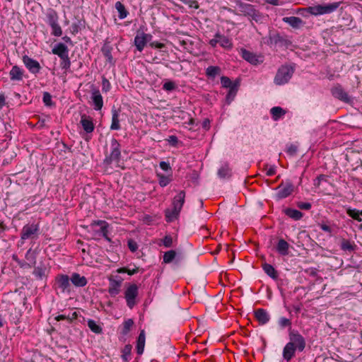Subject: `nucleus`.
<instances>
[{
    "instance_id": "f257e3e1",
    "label": "nucleus",
    "mask_w": 362,
    "mask_h": 362,
    "mask_svg": "<svg viewBox=\"0 0 362 362\" xmlns=\"http://www.w3.org/2000/svg\"><path fill=\"white\" fill-rule=\"evenodd\" d=\"M185 192L184 191H180L173 198L172 210L168 209L165 211V216L168 221H171L177 217L185 203Z\"/></svg>"
},
{
    "instance_id": "f03ea898",
    "label": "nucleus",
    "mask_w": 362,
    "mask_h": 362,
    "mask_svg": "<svg viewBox=\"0 0 362 362\" xmlns=\"http://www.w3.org/2000/svg\"><path fill=\"white\" fill-rule=\"evenodd\" d=\"M340 2H334L327 4H319L308 8V12L312 15H323L325 13H330L338 8Z\"/></svg>"
},
{
    "instance_id": "7ed1b4c3",
    "label": "nucleus",
    "mask_w": 362,
    "mask_h": 362,
    "mask_svg": "<svg viewBox=\"0 0 362 362\" xmlns=\"http://www.w3.org/2000/svg\"><path fill=\"white\" fill-rule=\"evenodd\" d=\"M124 295L127 307L132 309L137 304L136 298L139 295V286L135 284L128 285Z\"/></svg>"
},
{
    "instance_id": "20e7f679",
    "label": "nucleus",
    "mask_w": 362,
    "mask_h": 362,
    "mask_svg": "<svg viewBox=\"0 0 362 362\" xmlns=\"http://www.w3.org/2000/svg\"><path fill=\"white\" fill-rule=\"evenodd\" d=\"M293 74V69L288 66H281L277 71L274 77V83L276 85H283L291 79Z\"/></svg>"
},
{
    "instance_id": "39448f33",
    "label": "nucleus",
    "mask_w": 362,
    "mask_h": 362,
    "mask_svg": "<svg viewBox=\"0 0 362 362\" xmlns=\"http://www.w3.org/2000/svg\"><path fill=\"white\" fill-rule=\"evenodd\" d=\"M288 339L289 341L288 343L292 344L298 351L301 352L305 349L306 346L305 339L298 331L290 329L288 332Z\"/></svg>"
},
{
    "instance_id": "423d86ee",
    "label": "nucleus",
    "mask_w": 362,
    "mask_h": 362,
    "mask_svg": "<svg viewBox=\"0 0 362 362\" xmlns=\"http://www.w3.org/2000/svg\"><path fill=\"white\" fill-rule=\"evenodd\" d=\"M121 155L120 145L117 139H112L111 140V152L109 156H107L104 160L105 165H110L112 162H118Z\"/></svg>"
},
{
    "instance_id": "0eeeda50",
    "label": "nucleus",
    "mask_w": 362,
    "mask_h": 362,
    "mask_svg": "<svg viewBox=\"0 0 362 362\" xmlns=\"http://www.w3.org/2000/svg\"><path fill=\"white\" fill-rule=\"evenodd\" d=\"M278 192L276 194L277 199L288 197L294 190V186L290 181L282 182L276 189Z\"/></svg>"
},
{
    "instance_id": "6e6552de",
    "label": "nucleus",
    "mask_w": 362,
    "mask_h": 362,
    "mask_svg": "<svg viewBox=\"0 0 362 362\" xmlns=\"http://www.w3.org/2000/svg\"><path fill=\"white\" fill-rule=\"evenodd\" d=\"M241 57L247 62L252 65H258L263 62L264 57L261 55H257L253 52L247 51L245 49H240Z\"/></svg>"
},
{
    "instance_id": "1a4fd4ad",
    "label": "nucleus",
    "mask_w": 362,
    "mask_h": 362,
    "mask_svg": "<svg viewBox=\"0 0 362 362\" xmlns=\"http://www.w3.org/2000/svg\"><path fill=\"white\" fill-rule=\"evenodd\" d=\"M152 37L153 36L151 34L144 33L143 32H138L134 37V42L136 49L139 52H141L147 42L151 40Z\"/></svg>"
},
{
    "instance_id": "9d476101",
    "label": "nucleus",
    "mask_w": 362,
    "mask_h": 362,
    "mask_svg": "<svg viewBox=\"0 0 362 362\" xmlns=\"http://www.w3.org/2000/svg\"><path fill=\"white\" fill-rule=\"evenodd\" d=\"M331 93L332 95L339 100H341L346 103H350L351 102V99L348 95V93L344 90V89L342 88V86L339 84H337L334 86L331 89Z\"/></svg>"
},
{
    "instance_id": "9b49d317",
    "label": "nucleus",
    "mask_w": 362,
    "mask_h": 362,
    "mask_svg": "<svg viewBox=\"0 0 362 362\" xmlns=\"http://www.w3.org/2000/svg\"><path fill=\"white\" fill-rule=\"evenodd\" d=\"M39 231V226L37 224H27L22 228L21 233V238L22 240H25L29 238H33V236L37 234Z\"/></svg>"
},
{
    "instance_id": "f8f14e48",
    "label": "nucleus",
    "mask_w": 362,
    "mask_h": 362,
    "mask_svg": "<svg viewBox=\"0 0 362 362\" xmlns=\"http://www.w3.org/2000/svg\"><path fill=\"white\" fill-rule=\"evenodd\" d=\"M90 93V100L94 110L97 111L100 110L103 107V99L99 89L93 88Z\"/></svg>"
},
{
    "instance_id": "ddd939ff",
    "label": "nucleus",
    "mask_w": 362,
    "mask_h": 362,
    "mask_svg": "<svg viewBox=\"0 0 362 362\" xmlns=\"http://www.w3.org/2000/svg\"><path fill=\"white\" fill-rule=\"evenodd\" d=\"M70 278L65 274H61L56 278V284L62 292L70 291Z\"/></svg>"
},
{
    "instance_id": "4468645a",
    "label": "nucleus",
    "mask_w": 362,
    "mask_h": 362,
    "mask_svg": "<svg viewBox=\"0 0 362 362\" xmlns=\"http://www.w3.org/2000/svg\"><path fill=\"white\" fill-rule=\"evenodd\" d=\"M23 62L27 69L33 74L39 73L41 66L39 62L28 56H24L23 57Z\"/></svg>"
},
{
    "instance_id": "2eb2a0df",
    "label": "nucleus",
    "mask_w": 362,
    "mask_h": 362,
    "mask_svg": "<svg viewBox=\"0 0 362 362\" xmlns=\"http://www.w3.org/2000/svg\"><path fill=\"white\" fill-rule=\"evenodd\" d=\"M237 6L241 14L247 16V18L251 16V13L255 8L253 5L242 1H238Z\"/></svg>"
},
{
    "instance_id": "dca6fc26",
    "label": "nucleus",
    "mask_w": 362,
    "mask_h": 362,
    "mask_svg": "<svg viewBox=\"0 0 362 362\" xmlns=\"http://www.w3.org/2000/svg\"><path fill=\"white\" fill-rule=\"evenodd\" d=\"M298 349L292 344L287 343L283 349V358L286 361H290L294 356Z\"/></svg>"
},
{
    "instance_id": "f3484780",
    "label": "nucleus",
    "mask_w": 362,
    "mask_h": 362,
    "mask_svg": "<svg viewBox=\"0 0 362 362\" xmlns=\"http://www.w3.org/2000/svg\"><path fill=\"white\" fill-rule=\"evenodd\" d=\"M122 285V280H115L110 279V286L108 288V293L111 296H116L120 292V287Z\"/></svg>"
},
{
    "instance_id": "a211bd4d",
    "label": "nucleus",
    "mask_w": 362,
    "mask_h": 362,
    "mask_svg": "<svg viewBox=\"0 0 362 362\" xmlns=\"http://www.w3.org/2000/svg\"><path fill=\"white\" fill-rule=\"evenodd\" d=\"M289 247L290 245L284 239L281 238L276 244V250L281 256H286L289 253Z\"/></svg>"
},
{
    "instance_id": "6ab92c4d",
    "label": "nucleus",
    "mask_w": 362,
    "mask_h": 362,
    "mask_svg": "<svg viewBox=\"0 0 362 362\" xmlns=\"http://www.w3.org/2000/svg\"><path fill=\"white\" fill-rule=\"evenodd\" d=\"M255 316L260 325H265L270 320L268 313L262 308L257 309L255 312Z\"/></svg>"
},
{
    "instance_id": "aec40b11",
    "label": "nucleus",
    "mask_w": 362,
    "mask_h": 362,
    "mask_svg": "<svg viewBox=\"0 0 362 362\" xmlns=\"http://www.w3.org/2000/svg\"><path fill=\"white\" fill-rule=\"evenodd\" d=\"M54 54L59 57V58H64L69 55V49L66 45L63 43L57 44L52 50Z\"/></svg>"
},
{
    "instance_id": "412c9836",
    "label": "nucleus",
    "mask_w": 362,
    "mask_h": 362,
    "mask_svg": "<svg viewBox=\"0 0 362 362\" xmlns=\"http://www.w3.org/2000/svg\"><path fill=\"white\" fill-rule=\"evenodd\" d=\"M215 37H218V44L220 45L221 47L226 49H232L233 43L229 37L223 35H221L220 33H216L215 34Z\"/></svg>"
},
{
    "instance_id": "4be33fe9",
    "label": "nucleus",
    "mask_w": 362,
    "mask_h": 362,
    "mask_svg": "<svg viewBox=\"0 0 362 362\" xmlns=\"http://www.w3.org/2000/svg\"><path fill=\"white\" fill-rule=\"evenodd\" d=\"M71 283L77 287H83L87 284V279L85 276H81L78 273H73L71 276Z\"/></svg>"
},
{
    "instance_id": "5701e85b",
    "label": "nucleus",
    "mask_w": 362,
    "mask_h": 362,
    "mask_svg": "<svg viewBox=\"0 0 362 362\" xmlns=\"http://www.w3.org/2000/svg\"><path fill=\"white\" fill-rule=\"evenodd\" d=\"M146 342L145 331L143 329L140 332L139 335L136 341V353L139 355H141L144 353V346Z\"/></svg>"
},
{
    "instance_id": "b1692460",
    "label": "nucleus",
    "mask_w": 362,
    "mask_h": 362,
    "mask_svg": "<svg viewBox=\"0 0 362 362\" xmlns=\"http://www.w3.org/2000/svg\"><path fill=\"white\" fill-rule=\"evenodd\" d=\"M91 226H100V232L103 236L107 240L108 242H110L111 240L107 235L108 233V223L105 221H95L92 223Z\"/></svg>"
},
{
    "instance_id": "393cba45",
    "label": "nucleus",
    "mask_w": 362,
    "mask_h": 362,
    "mask_svg": "<svg viewBox=\"0 0 362 362\" xmlns=\"http://www.w3.org/2000/svg\"><path fill=\"white\" fill-rule=\"evenodd\" d=\"M283 21L294 28H298L303 25V20L296 16L284 17Z\"/></svg>"
},
{
    "instance_id": "a878e982",
    "label": "nucleus",
    "mask_w": 362,
    "mask_h": 362,
    "mask_svg": "<svg viewBox=\"0 0 362 362\" xmlns=\"http://www.w3.org/2000/svg\"><path fill=\"white\" fill-rule=\"evenodd\" d=\"M81 124L84 131L87 133H91L94 130V124L92 119L86 116L81 117Z\"/></svg>"
},
{
    "instance_id": "bb28decb",
    "label": "nucleus",
    "mask_w": 362,
    "mask_h": 362,
    "mask_svg": "<svg viewBox=\"0 0 362 362\" xmlns=\"http://www.w3.org/2000/svg\"><path fill=\"white\" fill-rule=\"evenodd\" d=\"M262 269L264 272L272 279L274 280L278 279V272L272 264L264 263L262 264Z\"/></svg>"
},
{
    "instance_id": "cd10ccee",
    "label": "nucleus",
    "mask_w": 362,
    "mask_h": 362,
    "mask_svg": "<svg viewBox=\"0 0 362 362\" xmlns=\"http://www.w3.org/2000/svg\"><path fill=\"white\" fill-rule=\"evenodd\" d=\"M284 214L287 216L295 221H298L301 219L303 215V213L300 212V211L291 208L286 209L284 210Z\"/></svg>"
},
{
    "instance_id": "c85d7f7f",
    "label": "nucleus",
    "mask_w": 362,
    "mask_h": 362,
    "mask_svg": "<svg viewBox=\"0 0 362 362\" xmlns=\"http://www.w3.org/2000/svg\"><path fill=\"white\" fill-rule=\"evenodd\" d=\"M119 119V112L116 109L112 110V123L110 129L112 130L120 129Z\"/></svg>"
},
{
    "instance_id": "c756f323",
    "label": "nucleus",
    "mask_w": 362,
    "mask_h": 362,
    "mask_svg": "<svg viewBox=\"0 0 362 362\" xmlns=\"http://www.w3.org/2000/svg\"><path fill=\"white\" fill-rule=\"evenodd\" d=\"M11 81H21L23 78V71L18 66H13L9 73Z\"/></svg>"
},
{
    "instance_id": "7c9ffc66",
    "label": "nucleus",
    "mask_w": 362,
    "mask_h": 362,
    "mask_svg": "<svg viewBox=\"0 0 362 362\" xmlns=\"http://www.w3.org/2000/svg\"><path fill=\"white\" fill-rule=\"evenodd\" d=\"M115 7L119 13V19H124L127 16L129 12L127 11L124 5L121 1H117L115 3Z\"/></svg>"
},
{
    "instance_id": "2f4dec72",
    "label": "nucleus",
    "mask_w": 362,
    "mask_h": 362,
    "mask_svg": "<svg viewBox=\"0 0 362 362\" xmlns=\"http://www.w3.org/2000/svg\"><path fill=\"white\" fill-rule=\"evenodd\" d=\"M238 90V84H235L233 87H230L229 89L228 94L226 97V101L227 104H230V103L234 100L237 92Z\"/></svg>"
},
{
    "instance_id": "473e14b6",
    "label": "nucleus",
    "mask_w": 362,
    "mask_h": 362,
    "mask_svg": "<svg viewBox=\"0 0 362 362\" xmlns=\"http://www.w3.org/2000/svg\"><path fill=\"white\" fill-rule=\"evenodd\" d=\"M356 245L349 240L343 239L341 243V249L344 251L352 252L355 250Z\"/></svg>"
},
{
    "instance_id": "72a5a7b5",
    "label": "nucleus",
    "mask_w": 362,
    "mask_h": 362,
    "mask_svg": "<svg viewBox=\"0 0 362 362\" xmlns=\"http://www.w3.org/2000/svg\"><path fill=\"white\" fill-rule=\"evenodd\" d=\"M89 329L95 334H101L103 332L102 327L98 325L95 320L89 319L87 322Z\"/></svg>"
},
{
    "instance_id": "f704fd0d",
    "label": "nucleus",
    "mask_w": 362,
    "mask_h": 362,
    "mask_svg": "<svg viewBox=\"0 0 362 362\" xmlns=\"http://www.w3.org/2000/svg\"><path fill=\"white\" fill-rule=\"evenodd\" d=\"M134 322L132 319H128V320H125L123 322V325H122V330H121V334L123 336H126L129 332V331L131 330L132 327L134 325Z\"/></svg>"
},
{
    "instance_id": "c9c22d12",
    "label": "nucleus",
    "mask_w": 362,
    "mask_h": 362,
    "mask_svg": "<svg viewBox=\"0 0 362 362\" xmlns=\"http://www.w3.org/2000/svg\"><path fill=\"white\" fill-rule=\"evenodd\" d=\"M250 21H254L256 23H262L264 19V16L259 11L255 8L254 11L251 13V16L248 17Z\"/></svg>"
},
{
    "instance_id": "e433bc0d",
    "label": "nucleus",
    "mask_w": 362,
    "mask_h": 362,
    "mask_svg": "<svg viewBox=\"0 0 362 362\" xmlns=\"http://www.w3.org/2000/svg\"><path fill=\"white\" fill-rule=\"evenodd\" d=\"M207 76L211 78H215L216 76L220 75L221 68L216 66H210L206 70Z\"/></svg>"
},
{
    "instance_id": "4c0bfd02",
    "label": "nucleus",
    "mask_w": 362,
    "mask_h": 362,
    "mask_svg": "<svg viewBox=\"0 0 362 362\" xmlns=\"http://www.w3.org/2000/svg\"><path fill=\"white\" fill-rule=\"evenodd\" d=\"M285 113V110H284L281 107H274L271 109V114L272 115V117L274 120H277Z\"/></svg>"
},
{
    "instance_id": "58836bf2",
    "label": "nucleus",
    "mask_w": 362,
    "mask_h": 362,
    "mask_svg": "<svg viewBox=\"0 0 362 362\" xmlns=\"http://www.w3.org/2000/svg\"><path fill=\"white\" fill-rule=\"evenodd\" d=\"M102 52L106 60L112 64L113 62V57L112 56V48L109 46L105 45L102 48Z\"/></svg>"
},
{
    "instance_id": "ea45409f",
    "label": "nucleus",
    "mask_w": 362,
    "mask_h": 362,
    "mask_svg": "<svg viewBox=\"0 0 362 362\" xmlns=\"http://www.w3.org/2000/svg\"><path fill=\"white\" fill-rule=\"evenodd\" d=\"M230 169L227 165H223L218 171V175L221 178H227L230 176Z\"/></svg>"
},
{
    "instance_id": "a19ab883",
    "label": "nucleus",
    "mask_w": 362,
    "mask_h": 362,
    "mask_svg": "<svg viewBox=\"0 0 362 362\" xmlns=\"http://www.w3.org/2000/svg\"><path fill=\"white\" fill-rule=\"evenodd\" d=\"M176 256V252L175 250H169L164 253L163 255V262L165 264L170 263Z\"/></svg>"
},
{
    "instance_id": "79ce46f5",
    "label": "nucleus",
    "mask_w": 362,
    "mask_h": 362,
    "mask_svg": "<svg viewBox=\"0 0 362 362\" xmlns=\"http://www.w3.org/2000/svg\"><path fill=\"white\" fill-rule=\"evenodd\" d=\"M221 83L223 88H230V87H233L235 86V84H238V82L233 83L228 77L227 76H222L221 78Z\"/></svg>"
},
{
    "instance_id": "37998d69",
    "label": "nucleus",
    "mask_w": 362,
    "mask_h": 362,
    "mask_svg": "<svg viewBox=\"0 0 362 362\" xmlns=\"http://www.w3.org/2000/svg\"><path fill=\"white\" fill-rule=\"evenodd\" d=\"M132 345L127 344L124 346V349H122V359L124 361H128L129 359V356L131 355L132 352Z\"/></svg>"
},
{
    "instance_id": "c03bdc74",
    "label": "nucleus",
    "mask_w": 362,
    "mask_h": 362,
    "mask_svg": "<svg viewBox=\"0 0 362 362\" xmlns=\"http://www.w3.org/2000/svg\"><path fill=\"white\" fill-rule=\"evenodd\" d=\"M61 62H60V67L66 71L68 70L71 66V61L68 56L64 57V58H60Z\"/></svg>"
},
{
    "instance_id": "a18cd8bd",
    "label": "nucleus",
    "mask_w": 362,
    "mask_h": 362,
    "mask_svg": "<svg viewBox=\"0 0 362 362\" xmlns=\"http://www.w3.org/2000/svg\"><path fill=\"white\" fill-rule=\"evenodd\" d=\"M278 323L281 329H284L287 327H289L291 328V320L284 317H280L279 319Z\"/></svg>"
},
{
    "instance_id": "49530a36",
    "label": "nucleus",
    "mask_w": 362,
    "mask_h": 362,
    "mask_svg": "<svg viewBox=\"0 0 362 362\" xmlns=\"http://www.w3.org/2000/svg\"><path fill=\"white\" fill-rule=\"evenodd\" d=\"M157 176L159 178V185L163 187L167 186L170 182V179L164 175L158 173Z\"/></svg>"
},
{
    "instance_id": "de8ad7c7",
    "label": "nucleus",
    "mask_w": 362,
    "mask_h": 362,
    "mask_svg": "<svg viewBox=\"0 0 362 362\" xmlns=\"http://www.w3.org/2000/svg\"><path fill=\"white\" fill-rule=\"evenodd\" d=\"M52 28V35L54 36L59 37L62 35V30L61 26L58 23L51 26Z\"/></svg>"
},
{
    "instance_id": "09e8293b",
    "label": "nucleus",
    "mask_w": 362,
    "mask_h": 362,
    "mask_svg": "<svg viewBox=\"0 0 362 362\" xmlns=\"http://www.w3.org/2000/svg\"><path fill=\"white\" fill-rule=\"evenodd\" d=\"M48 18V24L50 25V27L57 23H58V17L55 12H52L48 14L47 16Z\"/></svg>"
},
{
    "instance_id": "8fccbe9b",
    "label": "nucleus",
    "mask_w": 362,
    "mask_h": 362,
    "mask_svg": "<svg viewBox=\"0 0 362 362\" xmlns=\"http://www.w3.org/2000/svg\"><path fill=\"white\" fill-rule=\"evenodd\" d=\"M163 88L167 91H172L176 88V84L175 82L169 81L163 84Z\"/></svg>"
},
{
    "instance_id": "3c124183",
    "label": "nucleus",
    "mask_w": 362,
    "mask_h": 362,
    "mask_svg": "<svg viewBox=\"0 0 362 362\" xmlns=\"http://www.w3.org/2000/svg\"><path fill=\"white\" fill-rule=\"evenodd\" d=\"M110 83L109 81L105 78L103 77L102 79V90L103 92L107 93L110 90Z\"/></svg>"
},
{
    "instance_id": "603ef678",
    "label": "nucleus",
    "mask_w": 362,
    "mask_h": 362,
    "mask_svg": "<svg viewBox=\"0 0 362 362\" xmlns=\"http://www.w3.org/2000/svg\"><path fill=\"white\" fill-rule=\"evenodd\" d=\"M42 100H43V103L45 104V105H47V106L51 105H52L51 95L47 92H45L43 93Z\"/></svg>"
},
{
    "instance_id": "864d4df0",
    "label": "nucleus",
    "mask_w": 362,
    "mask_h": 362,
    "mask_svg": "<svg viewBox=\"0 0 362 362\" xmlns=\"http://www.w3.org/2000/svg\"><path fill=\"white\" fill-rule=\"evenodd\" d=\"M163 245L165 247H170L173 246V238L170 235H165L163 239Z\"/></svg>"
},
{
    "instance_id": "5fc2aeb1",
    "label": "nucleus",
    "mask_w": 362,
    "mask_h": 362,
    "mask_svg": "<svg viewBox=\"0 0 362 362\" xmlns=\"http://www.w3.org/2000/svg\"><path fill=\"white\" fill-rule=\"evenodd\" d=\"M297 206L302 210H309L311 209V204L309 202H298L296 204Z\"/></svg>"
},
{
    "instance_id": "6e6d98bb",
    "label": "nucleus",
    "mask_w": 362,
    "mask_h": 362,
    "mask_svg": "<svg viewBox=\"0 0 362 362\" xmlns=\"http://www.w3.org/2000/svg\"><path fill=\"white\" fill-rule=\"evenodd\" d=\"M182 3L187 4L190 8L197 9L199 8V4L196 0H185L181 1Z\"/></svg>"
},
{
    "instance_id": "4d7b16f0",
    "label": "nucleus",
    "mask_w": 362,
    "mask_h": 362,
    "mask_svg": "<svg viewBox=\"0 0 362 362\" xmlns=\"http://www.w3.org/2000/svg\"><path fill=\"white\" fill-rule=\"evenodd\" d=\"M346 214L353 219H355V218L359 215L357 209L351 208H348L346 209Z\"/></svg>"
},
{
    "instance_id": "13d9d810",
    "label": "nucleus",
    "mask_w": 362,
    "mask_h": 362,
    "mask_svg": "<svg viewBox=\"0 0 362 362\" xmlns=\"http://www.w3.org/2000/svg\"><path fill=\"white\" fill-rule=\"evenodd\" d=\"M128 247L129 249L133 252H136L138 249L137 243L133 240H128Z\"/></svg>"
},
{
    "instance_id": "bf43d9fd",
    "label": "nucleus",
    "mask_w": 362,
    "mask_h": 362,
    "mask_svg": "<svg viewBox=\"0 0 362 362\" xmlns=\"http://www.w3.org/2000/svg\"><path fill=\"white\" fill-rule=\"evenodd\" d=\"M150 46L151 47L157 48V49H163L165 47V45L163 43L159 42H152L150 43Z\"/></svg>"
},
{
    "instance_id": "052dcab7",
    "label": "nucleus",
    "mask_w": 362,
    "mask_h": 362,
    "mask_svg": "<svg viewBox=\"0 0 362 362\" xmlns=\"http://www.w3.org/2000/svg\"><path fill=\"white\" fill-rule=\"evenodd\" d=\"M160 168L165 171H168V170H170V164L165 161H161L160 163Z\"/></svg>"
},
{
    "instance_id": "680f3d73",
    "label": "nucleus",
    "mask_w": 362,
    "mask_h": 362,
    "mask_svg": "<svg viewBox=\"0 0 362 362\" xmlns=\"http://www.w3.org/2000/svg\"><path fill=\"white\" fill-rule=\"evenodd\" d=\"M297 147L295 145L291 144L288 147L287 152L291 155H293L297 152Z\"/></svg>"
},
{
    "instance_id": "e2e57ef3",
    "label": "nucleus",
    "mask_w": 362,
    "mask_h": 362,
    "mask_svg": "<svg viewBox=\"0 0 362 362\" xmlns=\"http://www.w3.org/2000/svg\"><path fill=\"white\" fill-rule=\"evenodd\" d=\"M276 173V168L274 166H270L267 170V176H272L274 175V174Z\"/></svg>"
},
{
    "instance_id": "0e129e2a",
    "label": "nucleus",
    "mask_w": 362,
    "mask_h": 362,
    "mask_svg": "<svg viewBox=\"0 0 362 362\" xmlns=\"http://www.w3.org/2000/svg\"><path fill=\"white\" fill-rule=\"evenodd\" d=\"M320 228L325 231V232H327V233H332V228H330V226H329L327 224H321L320 226Z\"/></svg>"
},
{
    "instance_id": "69168bd1",
    "label": "nucleus",
    "mask_w": 362,
    "mask_h": 362,
    "mask_svg": "<svg viewBox=\"0 0 362 362\" xmlns=\"http://www.w3.org/2000/svg\"><path fill=\"white\" fill-rule=\"evenodd\" d=\"M69 315H65V314H63V315H57L55 319L57 321H60V320H66L68 321H69Z\"/></svg>"
},
{
    "instance_id": "338daca9",
    "label": "nucleus",
    "mask_w": 362,
    "mask_h": 362,
    "mask_svg": "<svg viewBox=\"0 0 362 362\" xmlns=\"http://www.w3.org/2000/svg\"><path fill=\"white\" fill-rule=\"evenodd\" d=\"M218 37H216L214 36V37L211 40H209V45L213 47H215L217 44H218Z\"/></svg>"
},
{
    "instance_id": "774afa93",
    "label": "nucleus",
    "mask_w": 362,
    "mask_h": 362,
    "mask_svg": "<svg viewBox=\"0 0 362 362\" xmlns=\"http://www.w3.org/2000/svg\"><path fill=\"white\" fill-rule=\"evenodd\" d=\"M210 127V121L209 119H205L202 122V127L205 129H209Z\"/></svg>"
}]
</instances>
